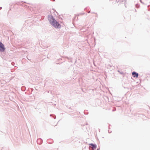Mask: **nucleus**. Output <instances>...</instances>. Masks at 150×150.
<instances>
[{
    "mask_svg": "<svg viewBox=\"0 0 150 150\" xmlns=\"http://www.w3.org/2000/svg\"><path fill=\"white\" fill-rule=\"evenodd\" d=\"M132 75L134 77H136L137 78L138 77V74L135 72H133L132 73Z\"/></svg>",
    "mask_w": 150,
    "mask_h": 150,
    "instance_id": "7ed1b4c3",
    "label": "nucleus"
},
{
    "mask_svg": "<svg viewBox=\"0 0 150 150\" xmlns=\"http://www.w3.org/2000/svg\"><path fill=\"white\" fill-rule=\"evenodd\" d=\"M50 23L54 27L57 28H61V25L53 18H52L50 20Z\"/></svg>",
    "mask_w": 150,
    "mask_h": 150,
    "instance_id": "f257e3e1",
    "label": "nucleus"
},
{
    "mask_svg": "<svg viewBox=\"0 0 150 150\" xmlns=\"http://www.w3.org/2000/svg\"><path fill=\"white\" fill-rule=\"evenodd\" d=\"M5 48L3 44L1 42H0V51L1 52H4L5 50Z\"/></svg>",
    "mask_w": 150,
    "mask_h": 150,
    "instance_id": "f03ea898",
    "label": "nucleus"
},
{
    "mask_svg": "<svg viewBox=\"0 0 150 150\" xmlns=\"http://www.w3.org/2000/svg\"><path fill=\"white\" fill-rule=\"evenodd\" d=\"M89 145L92 146V148L93 149H96V146L92 144H90Z\"/></svg>",
    "mask_w": 150,
    "mask_h": 150,
    "instance_id": "20e7f679",
    "label": "nucleus"
}]
</instances>
